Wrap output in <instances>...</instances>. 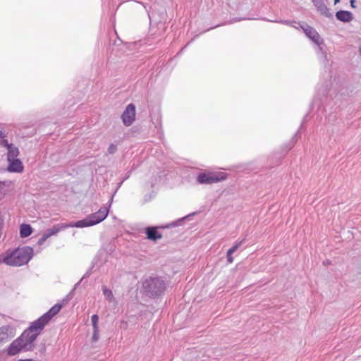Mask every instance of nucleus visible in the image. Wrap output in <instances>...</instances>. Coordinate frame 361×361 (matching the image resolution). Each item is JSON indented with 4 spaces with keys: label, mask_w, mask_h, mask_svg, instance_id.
<instances>
[{
    "label": "nucleus",
    "mask_w": 361,
    "mask_h": 361,
    "mask_svg": "<svg viewBox=\"0 0 361 361\" xmlns=\"http://www.w3.org/2000/svg\"><path fill=\"white\" fill-rule=\"evenodd\" d=\"M42 330L29 327L23 331V334L16 338L13 343L8 346L7 354L9 356H14L21 351H30L34 347V341L39 335Z\"/></svg>",
    "instance_id": "obj_1"
},
{
    "label": "nucleus",
    "mask_w": 361,
    "mask_h": 361,
    "mask_svg": "<svg viewBox=\"0 0 361 361\" xmlns=\"http://www.w3.org/2000/svg\"><path fill=\"white\" fill-rule=\"evenodd\" d=\"M18 361H36L35 360H19Z\"/></svg>",
    "instance_id": "obj_25"
},
{
    "label": "nucleus",
    "mask_w": 361,
    "mask_h": 361,
    "mask_svg": "<svg viewBox=\"0 0 361 361\" xmlns=\"http://www.w3.org/2000/svg\"><path fill=\"white\" fill-rule=\"evenodd\" d=\"M275 23H281L282 24H285L286 25L293 27L295 29H300L303 31V33L308 37L309 39L312 41L313 44H315V30L313 27H310L305 22L296 23V22H290L288 20H281V21H271Z\"/></svg>",
    "instance_id": "obj_6"
},
{
    "label": "nucleus",
    "mask_w": 361,
    "mask_h": 361,
    "mask_svg": "<svg viewBox=\"0 0 361 361\" xmlns=\"http://www.w3.org/2000/svg\"><path fill=\"white\" fill-rule=\"evenodd\" d=\"M66 228H68V226H66L63 224H58L54 225L52 228L44 231L43 235H42V237L39 238V240H37V245H42L48 238L53 235H56L58 233Z\"/></svg>",
    "instance_id": "obj_8"
},
{
    "label": "nucleus",
    "mask_w": 361,
    "mask_h": 361,
    "mask_svg": "<svg viewBox=\"0 0 361 361\" xmlns=\"http://www.w3.org/2000/svg\"><path fill=\"white\" fill-rule=\"evenodd\" d=\"M32 233V227L29 224H23L20 226V236L26 238Z\"/></svg>",
    "instance_id": "obj_18"
},
{
    "label": "nucleus",
    "mask_w": 361,
    "mask_h": 361,
    "mask_svg": "<svg viewBox=\"0 0 361 361\" xmlns=\"http://www.w3.org/2000/svg\"><path fill=\"white\" fill-rule=\"evenodd\" d=\"M2 226H4V219L0 213V236H1V230H2Z\"/></svg>",
    "instance_id": "obj_23"
},
{
    "label": "nucleus",
    "mask_w": 361,
    "mask_h": 361,
    "mask_svg": "<svg viewBox=\"0 0 361 361\" xmlns=\"http://www.w3.org/2000/svg\"><path fill=\"white\" fill-rule=\"evenodd\" d=\"M0 147L7 150V159H18V148L8 140L6 132L0 130Z\"/></svg>",
    "instance_id": "obj_5"
},
{
    "label": "nucleus",
    "mask_w": 361,
    "mask_h": 361,
    "mask_svg": "<svg viewBox=\"0 0 361 361\" xmlns=\"http://www.w3.org/2000/svg\"><path fill=\"white\" fill-rule=\"evenodd\" d=\"M63 225L68 226L69 228L76 227V228H85V227H92L97 223L90 221L88 220H86L85 219L82 220H79L76 222H71V223H61Z\"/></svg>",
    "instance_id": "obj_13"
},
{
    "label": "nucleus",
    "mask_w": 361,
    "mask_h": 361,
    "mask_svg": "<svg viewBox=\"0 0 361 361\" xmlns=\"http://www.w3.org/2000/svg\"><path fill=\"white\" fill-rule=\"evenodd\" d=\"M16 336V329L11 325L0 327V345L4 344Z\"/></svg>",
    "instance_id": "obj_10"
},
{
    "label": "nucleus",
    "mask_w": 361,
    "mask_h": 361,
    "mask_svg": "<svg viewBox=\"0 0 361 361\" xmlns=\"http://www.w3.org/2000/svg\"><path fill=\"white\" fill-rule=\"evenodd\" d=\"M61 309V305H55L51 307V310L49 312H46L43 315L41 316L39 319L32 322L31 325H30L29 328H33L37 329L42 330L44 326L47 324L51 318L56 315L58 312H59Z\"/></svg>",
    "instance_id": "obj_4"
},
{
    "label": "nucleus",
    "mask_w": 361,
    "mask_h": 361,
    "mask_svg": "<svg viewBox=\"0 0 361 361\" xmlns=\"http://www.w3.org/2000/svg\"><path fill=\"white\" fill-rule=\"evenodd\" d=\"M99 323V316L97 314H94L91 316V324H92L93 329H99V326L97 324Z\"/></svg>",
    "instance_id": "obj_20"
},
{
    "label": "nucleus",
    "mask_w": 361,
    "mask_h": 361,
    "mask_svg": "<svg viewBox=\"0 0 361 361\" xmlns=\"http://www.w3.org/2000/svg\"><path fill=\"white\" fill-rule=\"evenodd\" d=\"M99 340V329H93L92 341L97 342Z\"/></svg>",
    "instance_id": "obj_22"
},
{
    "label": "nucleus",
    "mask_w": 361,
    "mask_h": 361,
    "mask_svg": "<svg viewBox=\"0 0 361 361\" xmlns=\"http://www.w3.org/2000/svg\"><path fill=\"white\" fill-rule=\"evenodd\" d=\"M135 105L130 104L127 105L124 112L122 114V121L125 126H130L133 121H135Z\"/></svg>",
    "instance_id": "obj_9"
},
{
    "label": "nucleus",
    "mask_w": 361,
    "mask_h": 361,
    "mask_svg": "<svg viewBox=\"0 0 361 361\" xmlns=\"http://www.w3.org/2000/svg\"><path fill=\"white\" fill-rule=\"evenodd\" d=\"M147 238L156 241L161 238V234L157 231V228L148 227L146 228Z\"/></svg>",
    "instance_id": "obj_15"
},
{
    "label": "nucleus",
    "mask_w": 361,
    "mask_h": 361,
    "mask_svg": "<svg viewBox=\"0 0 361 361\" xmlns=\"http://www.w3.org/2000/svg\"><path fill=\"white\" fill-rule=\"evenodd\" d=\"M142 287L149 295L158 296L164 291V281L159 278L149 277L145 280Z\"/></svg>",
    "instance_id": "obj_3"
},
{
    "label": "nucleus",
    "mask_w": 361,
    "mask_h": 361,
    "mask_svg": "<svg viewBox=\"0 0 361 361\" xmlns=\"http://www.w3.org/2000/svg\"><path fill=\"white\" fill-rule=\"evenodd\" d=\"M336 18L342 22H350L351 20V13L348 11H340L336 13Z\"/></svg>",
    "instance_id": "obj_16"
},
{
    "label": "nucleus",
    "mask_w": 361,
    "mask_h": 361,
    "mask_svg": "<svg viewBox=\"0 0 361 361\" xmlns=\"http://www.w3.org/2000/svg\"><path fill=\"white\" fill-rule=\"evenodd\" d=\"M32 257V249L30 247H20L6 252L0 262L10 267H21L27 264Z\"/></svg>",
    "instance_id": "obj_2"
},
{
    "label": "nucleus",
    "mask_w": 361,
    "mask_h": 361,
    "mask_svg": "<svg viewBox=\"0 0 361 361\" xmlns=\"http://www.w3.org/2000/svg\"><path fill=\"white\" fill-rule=\"evenodd\" d=\"M243 243V240L240 242L235 243V245L231 247L227 252V261L228 263H232L233 262V258L232 257V255L238 250V248L240 247V245Z\"/></svg>",
    "instance_id": "obj_17"
},
{
    "label": "nucleus",
    "mask_w": 361,
    "mask_h": 361,
    "mask_svg": "<svg viewBox=\"0 0 361 361\" xmlns=\"http://www.w3.org/2000/svg\"><path fill=\"white\" fill-rule=\"evenodd\" d=\"M8 161V171L13 173H21L23 171V164L19 159H7Z\"/></svg>",
    "instance_id": "obj_12"
},
{
    "label": "nucleus",
    "mask_w": 361,
    "mask_h": 361,
    "mask_svg": "<svg viewBox=\"0 0 361 361\" xmlns=\"http://www.w3.org/2000/svg\"><path fill=\"white\" fill-rule=\"evenodd\" d=\"M355 0H350V6H352V8H355Z\"/></svg>",
    "instance_id": "obj_24"
},
{
    "label": "nucleus",
    "mask_w": 361,
    "mask_h": 361,
    "mask_svg": "<svg viewBox=\"0 0 361 361\" xmlns=\"http://www.w3.org/2000/svg\"><path fill=\"white\" fill-rule=\"evenodd\" d=\"M102 293L103 295H104L105 300L109 301V302H114L115 299H114L113 293H111V290L110 289L107 288L106 286H103Z\"/></svg>",
    "instance_id": "obj_19"
},
{
    "label": "nucleus",
    "mask_w": 361,
    "mask_h": 361,
    "mask_svg": "<svg viewBox=\"0 0 361 361\" xmlns=\"http://www.w3.org/2000/svg\"><path fill=\"white\" fill-rule=\"evenodd\" d=\"M13 189V183L11 180L0 181V198H4Z\"/></svg>",
    "instance_id": "obj_14"
},
{
    "label": "nucleus",
    "mask_w": 361,
    "mask_h": 361,
    "mask_svg": "<svg viewBox=\"0 0 361 361\" xmlns=\"http://www.w3.org/2000/svg\"><path fill=\"white\" fill-rule=\"evenodd\" d=\"M112 201H113V197H111L110 202H109V207H111Z\"/></svg>",
    "instance_id": "obj_26"
},
{
    "label": "nucleus",
    "mask_w": 361,
    "mask_h": 361,
    "mask_svg": "<svg viewBox=\"0 0 361 361\" xmlns=\"http://www.w3.org/2000/svg\"><path fill=\"white\" fill-rule=\"evenodd\" d=\"M116 150H117V147H116L115 145L111 144L109 146V148H107V153H109V154H113L116 152Z\"/></svg>",
    "instance_id": "obj_21"
},
{
    "label": "nucleus",
    "mask_w": 361,
    "mask_h": 361,
    "mask_svg": "<svg viewBox=\"0 0 361 361\" xmlns=\"http://www.w3.org/2000/svg\"><path fill=\"white\" fill-rule=\"evenodd\" d=\"M107 214L108 207H103L99 209V210L96 212L87 216L86 219H85L92 221L95 224H99L105 219V218L107 216Z\"/></svg>",
    "instance_id": "obj_11"
},
{
    "label": "nucleus",
    "mask_w": 361,
    "mask_h": 361,
    "mask_svg": "<svg viewBox=\"0 0 361 361\" xmlns=\"http://www.w3.org/2000/svg\"><path fill=\"white\" fill-rule=\"evenodd\" d=\"M226 179L224 173L207 172L197 175V183L200 184H213Z\"/></svg>",
    "instance_id": "obj_7"
}]
</instances>
